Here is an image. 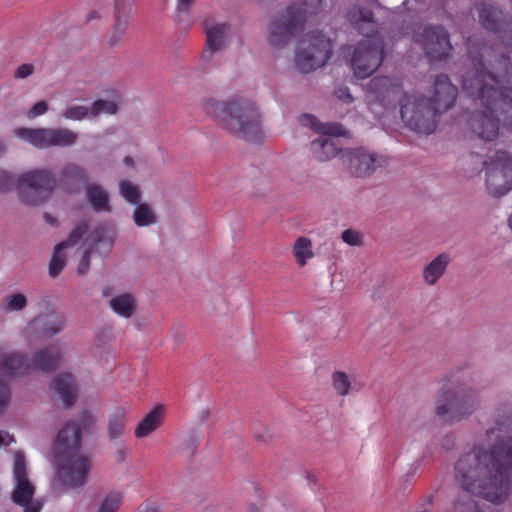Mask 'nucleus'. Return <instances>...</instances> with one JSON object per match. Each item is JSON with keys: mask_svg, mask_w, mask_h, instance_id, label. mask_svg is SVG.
<instances>
[{"mask_svg": "<svg viewBox=\"0 0 512 512\" xmlns=\"http://www.w3.org/2000/svg\"><path fill=\"white\" fill-rule=\"evenodd\" d=\"M512 435L497 440L489 449L474 446L455 464L460 487L478 497L500 504L510 488Z\"/></svg>", "mask_w": 512, "mask_h": 512, "instance_id": "nucleus-1", "label": "nucleus"}, {"mask_svg": "<svg viewBox=\"0 0 512 512\" xmlns=\"http://www.w3.org/2000/svg\"><path fill=\"white\" fill-rule=\"evenodd\" d=\"M473 67L462 79L464 92L473 100L494 112L503 126L512 130V98L505 92L512 91V62L500 55L489 67L481 57L472 56Z\"/></svg>", "mask_w": 512, "mask_h": 512, "instance_id": "nucleus-2", "label": "nucleus"}, {"mask_svg": "<svg viewBox=\"0 0 512 512\" xmlns=\"http://www.w3.org/2000/svg\"><path fill=\"white\" fill-rule=\"evenodd\" d=\"M94 426L95 418L92 413L83 410L77 420L63 425L53 442L56 480L63 491L82 489L89 482L93 460L79 450L82 446V434L91 433Z\"/></svg>", "mask_w": 512, "mask_h": 512, "instance_id": "nucleus-3", "label": "nucleus"}, {"mask_svg": "<svg viewBox=\"0 0 512 512\" xmlns=\"http://www.w3.org/2000/svg\"><path fill=\"white\" fill-rule=\"evenodd\" d=\"M205 110L228 132L246 141L258 142L261 139L260 114L251 101L211 100L206 102Z\"/></svg>", "mask_w": 512, "mask_h": 512, "instance_id": "nucleus-4", "label": "nucleus"}, {"mask_svg": "<svg viewBox=\"0 0 512 512\" xmlns=\"http://www.w3.org/2000/svg\"><path fill=\"white\" fill-rule=\"evenodd\" d=\"M60 360V350L54 345L37 351L32 361L20 353L4 352L0 349V376L17 377L34 368L49 374L59 368Z\"/></svg>", "mask_w": 512, "mask_h": 512, "instance_id": "nucleus-5", "label": "nucleus"}, {"mask_svg": "<svg viewBox=\"0 0 512 512\" xmlns=\"http://www.w3.org/2000/svg\"><path fill=\"white\" fill-rule=\"evenodd\" d=\"M57 187L56 175L48 168L33 169L16 178V190L20 202L37 207L48 202Z\"/></svg>", "mask_w": 512, "mask_h": 512, "instance_id": "nucleus-6", "label": "nucleus"}, {"mask_svg": "<svg viewBox=\"0 0 512 512\" xmlns=\"http://www.w3.org/2000/svg\"><path fill=\"white\" fill-rule=\"evenodd\" d=\"M400 114L405 126L418 134L433 133L441 115L429 98L404 93L399 101Z\"/></svg>", "mask_w": 512, "mask_h": 512, "instance_id": "nucleus-7", "label": "nucleus"}, {"mask_svg": "<svg viewBox=\"0 0 512 512\" xmlns=\"http://www.w3.org/2000/svg\"><path fill=\"white\" fill-rule=\"evenodd\" d=\"M479 405L478 391L471 387L442 389L436 399L435 413L448 423L460 421L475 412Z\"/></svg>", "mask_w": 512, "mask_h": 512, "instance_id": "nucleus-8", "label": "nucleus"}, {"mask_svg": "<svg viewBox=\"0 0 512 512\" xmlns=\"http://www.w3.org/2000/svg\"><path fill=\"white\" fill-rule=\"evenodd\" d=\"M332 56V44L320 30L306 34L301 41V47L296 52L295 63L304 73H309L323 66Z\"/></svg>", "mask_w": 512, "mask_h": 512, "instance_id": "nucleus-9", "label": "nucleus"}, {"mask_svg": "<svg viewBox=\"0 0 512 512\" xmlns=\"http://www.w3.org/2000/svg\"><path fill=\"white\" fill-rule=\"evenodd\" d=\"M385 57V44L380 36L366 37L355 47L351 57V67L357 78L364 79L372 75Z\"/></svg>", "mask_w": 512, "mask_h": 512, "instance_id": "nucleus-10", "label": "nucleus"}, {"mask_svg": "<svg viewBox=\"0 0 512 512\" xmlns=\"http://www.w3.org/2000/svg\"><path fill=\"white\" fill-rule=\"evenodd\" d=\"M486 186L493 197L499 198L512 190V156L505 151H497L484 162Z\"/></svg>", "mask_w": 512, "mask_h": 512, "instance_id": "nucleus-11", "label": "nucleus"}, {"mask_svg": "<svg viewBox=\"0 0 512 512\" xmlns=\"http://www.w3.org/2000/svg\"><path fill=\"white\" fill-rule=\"evenodd\" d=\"M476 9L481 27L493 33L503 44L512 46V18L492 3H479Z\"/></svg>", "mask_w": 512, "mask_h": 512, "instance_id": "nucleus-12", "label": "nucleus"}, {"mask_svg": "<svg viewBox=\"0 0 512 512\" xmlns=\"http://www.w3.org/2000/svg\"><path fill=\"white\" fill-rule=\"evenodd\" d=\"M341 159L347 166L350 175L357 178L369 177L378 168L385 167L388 164V160L384 155L364 147L343 151Z\"/></svg>", "mask_w": 512, "mask_h": 512, "instance_id": "nucleus-13", "label": "nucleus"}, {"mask_svg": "<svg viewBox=\"0 0 512 512\" xmlns=\"http://www.w3.org/2000/svg\"><path fill=\"white\" fill-rule=\"evenodd\" d=\"M304 22L305 17L299 8L287 7L283 15L269 24V44L276 48L284 46L295 32L303 29Z\"/></svg>", "mask_w": 512, "mask_h": 512, "instance_id": "nucleus-14", "label": "nucleus"}, {"mask_svg": "<svg viewBox=\"0 0 512 512\" xmlns=\"http://www.w3.org/2000/svg\"><path fill=\"white\" fill-rule=\"evenodd\" d=\"M88 170L74 162L64 164L56 176L57 187L65 194L78 195L89 183Z\"/></svg>", "mask_w": 512, "mask_h": 512, "instance_id": "nucleus-15", "label": "nucleus"}, {"mask_svg": "<svg viewBox=\"0 0 512 512\" xmlns=\"http://www.w3.org/2000/svg\"><path fill=\"white\" fill-rule=\"evenodd\" d=\"M422 44L425 54L433 60H443L452 49L449 33L442 25L425 27L422 34Z\"/></svg>", "mask_w": 512, "mask_h": 512, "instance_id": "nucleus-16", "label": "nucleus"}, {"mask_svg": "<svg viewBox=\"0 0 512 512\" xmlns=\"http://www.w3.org/2000/svg\"><path fill=\"white\" fill-rule=\"evenodd\" d=\"M340 129L341 126L336 124H325L319 128L323 135L314 139L310 144V149L318 161L330 160L341 152L339 140L330 138V136L340 135Z\"/></svg>", "mask_w": 512, "mask_h": 512, "instance_id": "nucleus-17", "label": "nucleus"}, {"mask_svg": "<svg viewBox=\"0 0 512 512\" xmlns=\"http://www.w3.org/2000/svg\"><path fill=\"white\" fill-rule=\"evenodd\" d=\"M203 27L206 34L205 50L202 53V59L210 61L212 55L223 50L227 44V35L230 31V25L224 23H213L208 19L203 21Z\"/></svg>", "mask_w": 512, "mask_h": 512, "instance_id": "nucleus-18", "label": "nucleus"}, {"mask_svg": "<svg viewBox=\"0 0 512 512\" xmlns=\"http://www.w3.org/2000/svg\"><path fill=\"white\" fill-rule=\"evenodd\" d=\"M458 89L453 85L446 74L437 75L434 81L433 95L429 100L440 113L451 109L456 102Z\"/></svg>", "mask_w": 512, "mask_h": 512, "instance_id": "nucleus-19", "label": "nucleus"}, {"mask_svg": "<svg viewBox=\"0 0 512 512\" xmlns=\"http://www.w3.org/2000/svg\"><path fill=\"white\" fill-rule=\"evenodd\" d=\"M500 119L496 118L494 112L486 109L476 111L469 118V126L473 133L485 141H493L499 134Z\"/></svg>", "mask_w": 512, "mask_h": 512, "instance_id": "nucleus-20", "label": "nucleus"}, {"mask_svg": "<svg viewBox=\"0 0 512 512\" xmlns=\"http://www.w3.org/2000/svg\"><path fill=\"white\" fill-rule=\"evenodd\" d=\"M346 15L350 24L361 35L377 36V21L371 8L355 4L348 8Z\"/></svg>", "mask_w": 512, "mask_h": 512, "instance_id": "nucleus-21", "label": "nucleus"}, {"mask_svg": "<svg viewBox=\"0 0 512 512\" xmlns=\"http://www.w3.org/2000/svg\"><path fill=\"white\" fill-rule=\"evenodd\" d=\"M367 90L379 103L388 106L401 94L402 86L387 76H376L369 81Z\"/></svg>", "mask_w": 512, "mask_h": 512, "instance_id": "nucleus-22", "label": "nucleus"}, {"mask_svg": "<svg viewBox=\"0 0 512 512\" xmlns=\"http://www.w3.org/2000/svg\"><path fill=\"white\" fill-rule=\"evenodd\" d=\"M130 8L131 6L114 0V24L108 40L110 47H116L124 38L129 26Z\"/></svg>", "mask_w": 512, "mask_h": 512, "instance_id": "nucleus-23", "label": "nucleus"}, {"mask_svg": "<svg viewBox=\"0 0 512 512\" xmlns=\"http://www.w3.org/2000/svg\"><path fill=\"white\" fill-rule=\"evenodd\" d=\"M51 388L60 396L66 408L74 405L77 398V384L75 377L70 373L56 375Z\"/></svg>", "mask_w": 512, "mask_h": 512, "instance_id": "nucleus-24", "label": "nucleus"}, {"mask_svg": "<svg viewBox=\"0 0 512 512\" xmlns=\"http://www.w3.org/2000/svg\"><path fill=\"white\" fill-rule=\"evenodd\" d=\"M15 135L38 149L51 147L52 128H17Z\"/></svg>", "mask_w": 512, "mask_h": 512, "instance_id": "nucleus-25", "label": "nucleus"}, {"mask_svg": "<svg viewBox=\"0 0 512 512\" xmlns=\"http://www.w3.org/2000/svg\"><path fill=\"white\" fill-rule=\"evenodd\" d=\"M85 194L88 203L95 212H111L108 192L97 183H88L85 187Z\"/></svg>", "mask_w": 512, "mask_h": 512, "instance_id": "nucleus-26", "label": "nucleus"}, {"mask_svg": "<svg viewBox=\"0 0 512 512\" xmlns=\"http://www.w3.org/2000/svg\"><path fill=\"white\" fill-rule=\"evenodd\" d=\"M450 260L451 258L449 254L441 253L431 262H429L423 270V278L426 283L429 285H434L445 273Z\"/></svg>", "mask_w": 512, "mask_h": 512, "instance_id": "nucleus-27", "label": "nucleus"}, {"mask_svg": "<svg viewBox=\"0 0 512 512\" xmlns=\"http://www.w3.org/2000/svg\"><path fill=\"white\" fill-rule=\"evenodd\" d=\"M163 419V408L157 406L153 408L137 425L135 429V436L137 438H144L157 430Z\"/></svg>", "mask_w": 512, "mask_h": 512, "instance_id": "nucleus-28", "label": "nucleus"}, {"mask_svg": "<svg viewBox=\"0 0 512 512\" xmlns=\"http://www.w3.org/2000/svg\"><path fill=\"white\" fill-rule=\"evenodd\" d=\"M110 307L121 317L130 318L136 312V301L131 294L125 293L113 297L110 300Z\"/></svg>", "mask_w": 512, "mask_h": 512, "instance_id": "nucleus-29", "label": "nucleus"}, {"mask_svg": "<svg viewBox=\"0 0 512 512\" xmlns=\"http://www.w3.org/2000/svg\"><path fill=\"white\" fill-rule=\"evenodd\" d=\"M16 486L12 492L11 499L17 505L28 504L33 500L35 487L28 479L15 480Z\"/></svg>", "mask_w": 512, "mask_h": 512, "instance_id": "nucleus-30", "label": "nucleus"}, {"mask_svg": "<svg viewBox=\"0 0 512 512\" xmlns=\"http://www.w3.org/2000/svg\"><path fill=\"white\" fill-rule=\"evenodd\" d=\"M114 238L115 232L113 227H111L108 223H101L93 229V231L87 237L86 241L91 247L105 242H108L110 245H112Z\"/></svg>", "mask_w": 512, "mask_h": 512, "instance_id": "nucleus-31", "label": "nucleus"}, {"mask_svg": "<svg viewBox=\"0 0 512 512\" xmlns=\"http://www.w3.org/2000/svg\"><path fill=\"white\" fill-rule=\"evenodd\" d=\"M41 321V332L45 336H53L61 332L65 327V319L61 314H52L46 317H39Z\"/></svg>", "mask_w": 512, "mask_h": 512, "instance_id": "nucleus-32", "label": "nucleus"}, {"mask_svg": "<svg viewBox=\"0 0 512 512\" xmlns=\"http://www.w3.org/2000/svg\"><path fill=\"white\" fill-rule=\"evenodd\" d=\"M78 134L68 128H52L51 147H69L77 142Z\"/></svg>", "mask_w": 512, "mask_h": 512, "instance_id": "nucleus-33", "label": "nucleus"}, {"mask_svg": "<svg viewBox=\"0 0 512 512\" xmlns=\"http://www.w3.org/2000/svg\"><path fill=\"white\" fill-rule=\"evenodd\" d=\"M133 220L138 227H144L155 224L157 217L149 204L140 203L134 209Z\"/></svg>", "mask_w": 512, "mask_h": 512, "instance_id": "nucleus-34", "label": "nucleus"}, {"mask_svg": "<svg viewBox=\"0 0 512 512\" xmlns=\"http://www.w3.org/2000/svg\"><path fill=\"white\" fill-rule=\"evenodd\" d=\"M89 228V224L86 221L77 222L67 239L57 244V249L64 250L69 246L77 244L89 232Z\"/></svg>", "mask_w": 512, "mask_h": 512, "instance_id": "nucleus-35", "label": "nucleus"}, {"mask_svg": "<svg viewBox=\"0 0 512 512\" xmlns=\"http://www.w3.org/2000/svg\"><path fill=\"white\" fill-rule=\"evenodd\" d=\"M311 246V240L306 237H300L296 240L293 253L299 265H305L307 259L313 256Z\"/></svg>", "mask_w": 512, "mask_h": 512, "instance_id": "nucleus-36", "label": "nucleus"}, {"mask_svg": "<svg viewBox=\"0 0 512 512\" xmlns=\"http://www.w3.org/2000/svg\"><path fill=\"white\" fill-rule=\"evenodd\" d=\"M125 413L122 409L117 410L110 418L108 435L110 439H116L122 435L124 430Z\"/></svg>", "mask_w": 512, "mask_h": 512, "instance_id": "nucleus-37", "label": "nucleus"}, {"mask_svg": "<svg viewBox=\"0 0 512 512\" xmlns=\"http://www.w3.org/2000/svg\"><path fill=\"white\" fill-rule=\"evenodd\" d=\"M118 106L113 101H107L103 99L96 100L90 107V116L97 117L101 113L116 114Z\"/></svg>", "mask_w": 512, "mask_h": 512, "instance_id": "nucleus-38", "label": "nucleus"}, {"mask_svg": "<svg viewBox=\"0 0 512 512\" xmlns=\"http://www.w3.org/2000/svg\"><path fill=\"white\" fill-rule=\"evenodd\" d=\"M333 387L337 393L341 396H345L349 393L351 382L348 375L343 371H335L332 374Z\"/></svg>", "mask_w": 512, "mask_h": 512, "instance_id": "nucleus-39", "label": "nucleus"}, {"mask_svg": "<svg viewBox=\"0 0 512 512\" xmlns=\"http://www.w3.org/2000/svg\"><path fill=\"white\" fill-rule=\"evenodd\" d=\"M121 503V494L112 492L103 499L97 512H117L121 506Z\"/></svg>", "mask_w": 512, "mask_h": 512, "instance_id": "nucleus-40", "label": "nucleus"}, {"mask_svg": "<svg viewBox=\"0 0 512 512\" xmlns=\"http://www.w3.org/2000/svg\"><path fill=\"white\" fill-rule=\"evenodd\" d=\"M122 196L131 204H138L140 201L139 188L129 181H123L120 184Z\"/></svg>", "mask_w": 512, "mask_h": 512, "instance_id": "nucleus-41", "label": "nucleus"}, {"mask_svg": "<svg viewBox=\"0 0 512 512\" xmlns=\"http://www.w3.org/2000/svg\"><path fill=\"white\" fill-rule=\"evenodd\" d=\"M61 251L57 249L56 245L49 264V274L53 278L57 277L65 267V257L61 254Z\"/></svg>", "mask_w": 512, "mask_h": 512, "instance_id": "nucleus-42", "label": "nucleus"}, {"mask_svg": "<svg viewBox=\"0 0 512 512\" xmlns=\"http://www.w3.org/2000/svg\"><path fill=\"white\" fill-rule=\"evenodd\" d=\"M27 306V298L22 293H16L6 298V311H21Z\"/></svg>", "mask_w": 512, "mask_h": 512, "instance_id": "nucleus-43", "label": "nucleus"}, {"mask_svg": "<svg viewBox=\"0 0 512 512\" xmlns=\"http://www.w3.org/2000/svg\"><path fill=\"white\" fill-rule=\"evenodd\" d=\"M13 474H14L15 480L28 479L27 468H26V459L22 453H17L15 455Z\"/></svg>", "mask_w": 512, "mask_h": 512, "instance_id": "nucleus-44", "label": "nucleus"}, {"mask_svg": "<svg viewBox=\"0 0 512 512\" xmlns=\"http://www.w3.org/2000/svg\"><path fill=\"white\" fill-rule=\"evenodd\" d=\"M88 115H90V108L86 106H71L63 113V117L71 120H82Z\"/></svg>", "mask_w": 512, "mask_h": 512, "instance_id": "nucleus-45", "label": "nucleus"}, {"mask_svg": "<svg viewBox=\"0 0 512 512\" xmlns=\"http://www.w3.org/2000/svg\"><path fill=\"white\" fill-rule=\"evenodd\" d=\"M16 188V179L14 176L4 170H0V193H8Z\"/></svg>", "mask_w": 512, "mask_h": 512, "instance_id": "nucleus-46", "label": "nucleus"}, {"mask_svg": "<svg viewBox=\"0 0 512 512\" xmlns=\"http://www.w3.org/2000/svg\"><path fill=\"white\" fill-rule=\"evenodd\" d=\"M0 378H6V376H0ZM7 378H9L7 376ZM10 401V388L8 384L0 380V416L4 414Z\"/></svg>", "mask_w": 512, "mask_h": 512, "instance_id": "nucleus-47", "label": "nucleus"}, {"mask_svg": "<svg viewBox=\"0 0 512 512\" xmlns=\"http://www.w3.org/2000/svg\"><path fill=\"white\" fill-rule=\"evenodd\" d=\"M341 238L345 243H347L351 246H358V245L362 244L361 234L352 229L344 230L342 232Z\"/></svg>", "mask_w": 512, "mask_h": 512, "instance_id": "nucleus-48", "label": "nucleus"}, {"mask_svg": "<svg viewBox=\"0 0 512 512\" xmlns=\"http://www.w3.org/2000/svg\"><path fill=\"white\" fill-rule=\"evenodd\" d=\"M48 111V103L44 100L36 102L28 111L27 117L33 119Z\"/></svg>", "mask_w": 512, "mask_h": 512, "instance_id": "nucleus-49", "label": "nucleus"}, {"mask_svg": "<svg viewBox=\"0 0 512 512\" xmlns=\"http://www.w3.org/2000/svg\"><path fill=\"white\" fill-rule=\"evenodd\" d=\"M324 0H304L305 12L309 14H318L323 7Z\"/></svg>", "mask_w": 512, "mask_h": 512, "instance_id": "nucleus-50", "label": "nucleus"}, {"mask_svg": "<svg viewBox=\"0 0 512 512\" xmlns=\"http://www.w3.org/2000/svg\"><path fill=\"white\" fill-rule=\"evenodd\" d=\"M90 258H91V252L89 250L84 251L79 265H78V274L83 276L85 275L90 268Z\"/></svg>", "mask_w": 512, "mask_h": 512, "instance_id": "nucleus-51", "label": "nucleus"}, {"mask_svg": "<svg viewBox=\"0 0 512 512\" xmlns=\"http://www.w3.org/2000/svg\"><path fill=\"white\" fill-rule=\"evenodd\" d=\"M33 72H34V66L29 63H24L16 69V71L14 73V77L17 79H24V78H27L28 76L32 75Z\"/></svg>", "mask_w": 512, "mask_h": 512, "instance_id": "nucleus-52", "label": "nucleus"}, {"mask_svg": "<svg viewBox=\"0 0 512 512\" xmlns=\"http://www.w3.org/2000/svg\"><path fill=\"white\" fill-rule=\"evenodd\" d=\"M21 506L24 507L23 512H41L43 505L39 500H31L28 504Z\"/></svg>", "mask_w": 512, "mask_h": 512, "instance_id": "nucleus-53", "label": "nucleus"}, {"mask_svg": "<svg viewBox=\"0 0 512 512\" xmlns=\"http://www.w3.org/2000/svg\"><path fill=\"white\" fill-rule=\"evenodd\" d=\"M195 0H177V11L187 12Z\"/></svg>", "mask_w": 512, "mask_h": 512, "instance_id": "nucleus-54", "label": "nucleus"}, {"mask_svg": "<svg viewBox=\"0 0 512 512\" xmlns=\"http://www.w3.org/2000/svg\"><path fill=\"white\" fill-rule=\"evenodd\" d=\"M338 98L348 103H351L353 101V97L350 94L349 89L347 87L339 89Z\"/></svg>", "mask_w": 512, "mask_h": 512, "instance_id": "nucleus-55", "label": "nucleus"}, {"mask_svg": "<svg viewBox=\"0 0 512 512\" xmlns=\"http://www.w3.org/2000/svg\"><path fill=\"white\" fill-rule=\"evenodd\" d=\"M512 423L511 417H505L503 421H497L496 424L500 428L501 426H510Z\"/></svg>", "mask_w": 512, "mask_h": 512, "instance_id": "nucleus-56", "label": "nucleus"}, {"mask_svg": "<svg viewBox=\"0 0 512 512\" xmlns=\"http://www.w3.org/2000/svg\"><path fill=\"white\" fill-rule=\"evenodd\" d=\"M304 119L308 120L309 124L314 127L316 122H317V118L311 114H305L303 116Z\"/></svg>", "mask_w": 512, "mask_h": 512, "instance_id": "nucleus-57", "label": "nucleus"}, {"mask_svg": "<svg viewBox=\"0 0 512 512\" xmlns=\"http://www.w3.org/2000/svg\"><path fill=\"white\" fill-rule=\"evenodd\" d=\"M44 218L49 222L50 224H54L56 220L48 213L44 214Z\"/></svg>", "mask_w": 512, "mask_h": 512, "instance_id": "nucleus-58", "label": "nucleus"}, {"mask_svg": "<svg viewBox=\"0 0 512 512\" xmlns=\"http://www.w3.org/2000/svg\"><path fill=\"white\" fill-rule=\"evenodd\" d=\"M96 18H98V13L96 11H91L87 17V21H91Z\"/></svg>", "mask_w": 512, "mask_h": 512, "instance_id": "nucleus-59", "label": "nucleus"}, {"mask_svg": "<svg viewBox=\"0 0 512 512\" xmlns=\"http://www.w3.org/2000/svg\"><path fill=\"white\" fill-rule=\"evenodd\" d=\"M467 505L469 506V508H470L471 510H473V509H475V508L477 507L476 502H475V501H473V500H469V501L467 502Z\"/></svg>", "mask_w": 512, "mask_h": 512, "instance_id": "nucleus-60", "label": "nucleus"}, {"mask_svg": "<svg viewBox=\"0 0 512 512\" xmlns=\"http://www.w3.org/2000/svg\"><path fill=\"white\" fill-rule=\"evenodd\" d=\"M124 162L127 164V165H133V159L129 156L125 157L124 159Z\"/></svg>", "mask_w": 512, "mask_h": 512, "instance_id": "nucleus-61", "label": "nucleus"}, {"mask_svg": "<svg viewBox=\"0 0 512 512\" xmlns=\"http://www.w3.org/2000/svg\"><path fill=\"white\" fill-rule=\"evenodd\" d=\"M118 454H119L120 460L124 461V459H125V452H124V450H119Z\"/></svg>", "mask_w": 512, "mask_h": 512, "instance_id": "nucleus-62", "label": "nucleus"}, {"mask_svg": "<svg viewBox=\"0 0 512 512\" xmlns=\"http://www.w3.org/2000/svg\"><path fill=\"white\" fill-rule=\"evenodd\" d=\"M120 2L127 4V6H131L134 2V0H119Z\"/></svg>", "mask_w": 512, "mask_h": 512, "instance_id": "nucleus-63", "label": "nucleus"}, {"mask_svg": "<svg viewBox=\"0 0 512 512\" xmlns=\"http://www.w3.org/2000/svg\"><path fill=\"white\" fill-rule=\"evenodd\" d=\"M508 226L512 230V212H511V215L508 218Z\"/></svg>", "mask_w": 512, "mask_h": 512, "instance_id": "nucleus-64", "label": "nucleus"}]
</instances>
